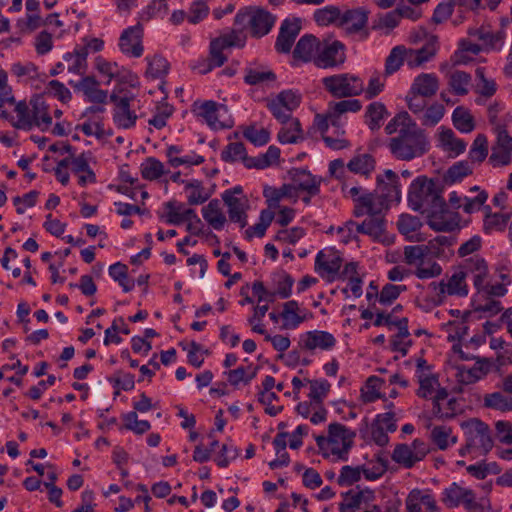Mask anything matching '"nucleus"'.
I'll list each match as a JSON object with an SVG mask.
<instances>
[{
    "label": "nucleus",
    "mask_w": 512,
    "mask_h": 512,
    "mask_svg": "<svg viewBox=\"0 0 512 512\" xmlns=\"http://www.w3.org/2000/svg\"><path fill=\"white\" fill-rule=\"evenodd\" d=\"M11 104L14 105L12 113L2 109L0 115L7 119L14 128L24 131L38 128L41 131H46L51 127L52 117L43 97H33L28 103L14 100V103Z\"/></svg>",
    "instance_id": "nucleus-1"
},
{
    "label": "nucleus",
    "mask_w": 512,
    "mask_h": 512,
    "mask_svg": "<svg viewBox=\"0 0 512 512\" xmlns=\"http://www.w3.org/2000/svg\"><path fill=\"white\" fill-rule=\"evenodd\" d=\"M442 191V186L438 180L430 179L426 176H418L409 186V207L414 211L422 213L441 210L446 207Z\"/></svg>",
    "instance_id": "nucleus-2"
},
{
    "label": "nucleus",
    "mask_w": 512,
    "mask_h": 512,
    "mask_svg": "<svg viewBox=\"0 0 512 512\" xmlns=\"http://www.w3.org/2000/svg\"><path fill=\"white\" fill-rule=\"evenodd\" d=\"M392 156L401 161H412L425 155L430 143L425 132L416 126L403 128L388 142Z\"/></svg>",
    "instance_id": "nucleus-3"
},
{
    "label": "nucleus",
    "mask_w": 512,
    "mask_h": 512,
    "mask_svg": "<svg viewBox=\"0 0 512 512\" xmlns=\"http://www.w3.org/2000/svg\"><path fill=\"white\" fill-rule=\"evenodd\" d=\"M341 190L345 197L354 201V215L356 217L382 215V212L389 207L376 191L368 192L361 186H350L347 182L342 183Z\"/></svg>",
    "instance_id": "nucleus-4"
},
{
    "label": "nucleus",
    "mask_w": 512,
    "mask_h": 512,
    "mask_svg": "<svg viewBox=\"0 0 512 512\" xmlns=\"http://www.w3.org/2000/svg\"><path fill=\"white\" fill-rule=\"evenodd\" d=\"M355 433L340 423H332L328 427V435L316 437V443L325 456L342 458L353 444Z\"/></svg>",
    "instance_id": "nucleus-5"
},
{
    "label": "nucleus",
    "mask_w": 512,
    "mask_h": 512,
    "mask_svg": "<svg viewBox=\"0 0 512 512\" xmlns=\"http://www.w3.org/2000/svg\"><path fill=\"white\" fill-rule=\"evenodd\" d=\"M276 18L268 11L257 7H244L240 9L234 19L238 28L248 29L255 38L268 34L275 24Z\"/></svg>",
    "instance_id": "nucleus-6"
},
{
    "label": "nucleus",
    "mask_w": 512,
    "mask_h": 512,
    "mask_svg": "<svg viewBox=\"0 0 512 512\" xmlns=\"http://www.w3.org/2000/svg\"><path fill=\"white\" fill-rule=\"evenodd\" d=\"M192 111L212 130L229 129L234 125L227 106L216 101H195L192 105Z\"/></svg>",
    "instance_id": "nucleus-7"
},
{
    "label": "nucleus",
    "mask_w": 512,
    "mask_h": 512,
    "mask_svg": "<svg viewBox=\"0 0 512 512\" xmlns=\"http://www.w3.org/2000/svg\"><path fill=\"white\" fill-rule=\"evenodd\" d=\"M465 279V273L458 271L453 273L446 280L443 279L439 282H431L428 286L431 291L429 304L431 306H439L444 303L447 296H467L468 286Z\"/></svg>",
    "instance_id": "nucleus-8"
},
{
    "label": "nucleus",
    "mask_w": 512,
    "mask_h": 512,
    "mask_svg": "<svg viewBox=\"0 0 512 512\" xmlns=\"http://www.w3.org/2000/svg\"><path fill=\"white\" fill-rule=\"evenodd\" d=\"M324 88L334 97H352L364 90L363 81L349 73L328 76L322 79Z\"/></svg>",
    "instance_id": "nucleus-9"
},
{
    "label": "nucleus",
    "mask_w": 512,
    "mask_h": 512,
    "mask_svg": "<svg viewBox=\"0 0 512 512\" xmlns=\"http://www.w3.org/2000/svg\"><path fill=\"white\" fill-rule=\"evenodd\" d=\"M442 500L448 508L462 505L469 512H482L484 509L472 489L460 486L455 482L444 489Z\"/></svg>",
    "instance_id": "nucleus-10"
},
{
    "label": "nucleus",
    "mask_w": 512,
    "mask_h": 512,
    "mask_svg": "<svg viewBox=\"0 0 512 512\" xmlns=\"http://www.w3.org/2000/svg\"><path fill=\"white\" fill-rule=\"evenodd\" d=\"M301 103V94L295 90H283L267 100V108L274 118L281 123L288 122L292 113Z\"/></svg>",
    "instance_id": "nucleus-11"
},
{
    "label": "nucleus",
    "mask_w": 512,
    "mask_h": 512,
    "mask_svg": "<svg viewBox=\"0 0 512 512\" xmlns=\"http://www.w3.org/2000/svg\"><path fill=\"white\" fill-rule=\"evenodd\" d=\"M467 437V449H478L482 453L489 452L493 447L490 429L483 421L472 418L462 424Z\"/></svg>",
    "instance_id": "nucleus-12"
},
{
    "label": "nucleus",
    "mask_w": 512,
    "mask_h": 512,
    "mask_svg": "<svg viewBox=\"0 0 512 512\" xmlns=\"http://www.w3.org/2000/svg\"><path fill=\"white\" fill-rule=\"evenodd\" d=\"M111 101L115 107L113 110V121L118 128L130 129L135 126L137 115L131 109V102L134 100V95L131 92L121 93V91L114 90L110 96Z\"/></svg>",
    "instance_id": "nucleus-13"
},
{
    "label": "nucleus",
    "mask_w": 512,
    "mask_h": 512,
    "mask_svg": "<svg viewBox=\"0 0 512 512\" xmlns=\"http://www.w3.org/2000/svg\"><path fill=\"white\" fill-rule=\"evenodd\" d=\"M222 200L228 208L229 219L241 228L247 225L248 199L241 186L237 185L222 193Z\"/></svg>",
    "instance_id": "nucleus-14"
},
{
    "label": "nucleus",
    "mask_w": 512,
    "mask_h": 512,
    "mask_svg": "<svg viewBox=\"0 0 512 512\" xmlns=\"http://www.w3.org/2000/svg\"><path fill=\"white\" fill-rule=\"evenodd\" d=\"M345 60L344 45L337 40L320 41L315 65L319 68H331L340 65Z\"/></svg>",
    "instance_id": "nucleus-15"
},
{
    "label": "nucleus",
    "mask_w": 512,
    "mask_h": 512,
    "mask_svg": "<svg viewBox=\"0 0 512 512\" xmlns=\"http://www.w3.org/2000/svg\"><path fill=\"white\" fill-rule=\"evenodd\" d=\"M143 26L137 23L134 26L124 29L119 37L118 47L120 51L130 57L139 58L143 55L144 47L142 44Z\"/></svg>",
    "instance_id": "nucleus-16"
},
{
    "label": "nucleus",
    "mask_w": 512,
    "mask_h": 512,
    "mask_svg": "<svg viewBox=\"0 0 512 512\" xmlns=\"http://www.w3.org/2000/svg\"><path fill=\"white\" fill-rule=\"evenodd\" d=\"M427 452V445L423 441L415 439L411 444L397 445L392 459L406 468H411L416 462L424 459Z\"/></svg>",
    "instance_id": "nucleus-17"
},
{
    "label": "nucleus",
    "mask_w": 512,
    "mask_h": 512,
    "mask_svg": "<svg viewBox=\"0 0 512 512\" xmlns=\"http://www.w3.org/2000/svg\"><path fill=\"white\" fill-rule=\"evenodd\" d=\"M382 199L390 206L401 200V189L399 176L392 170L387 169L383 174L377 176V187L375 189Z\"/></svg>",
    "instance_id": "nucleus-18"
},
{
    "label": "nucleus",
    "mask_w": 512,
    "mask_h": 512,
    "mask_svg": "<svg viewBox=\"0 0 512 512\" xmlns=\"http://www.w3.org/2000/svg\"><path fill=\"white\" fill-rule=\"evenodd\" d=\"M300 346L308 351H331L337 344L334 335L328 331L312 330L300 336Z\"/></svg>",
    "instance_id": "nucleus-19"
},
{
    "label": "nucleus",
    "mask_w": 512,
    "mask_h": 512,
    "mask_svg": "<svg viewBox=\"0 0 512 512\" xmlns=\"http://www.w3.org/2000/svg\"><path fill=\"white\" fill-rule=\"evenodd\" d=\"M439 50L438 37H428L427 41L419 48L407 49V66L417 68L431 61Z\"/></svg>",
    "instance_id": "nucleus-20"
},
{
    "label": "nucleus",
    "mask_w": 512,
    "mask_h": 512,
    "mask_svg": "<svg viewBox=\"0 0 512 512\" xmlns=\"http://www.w3.org/2000/svg\"><path fill=\"white\" fill-rule=\"evenodd\" d=\"M462 271L472 276L474 287L480 291L484 287V282L489 278V268L486 260L480 255H472L463 260Z\"/></svg>",
    "instance_id": "nucleus-21"
},
{
    "label": "nucleus",
    "mask_w": 512,
    "mask_h": 512,
    "mask_svg": "<svg viewBox=\"0 0 512 512\" xmlns=\"http://www.w3.org/2000/svg\"><path fill=\"white\" fill-rule=\"evenodd\" d=\"M341 258L332 250H321L315 258V271L329 281L335 279L341 267Z\"/></svg>",
    "instance_id": "nucleus-22"
},
{
    "label": "nucleus",
    "mask_w": 512,
    "mask_h": 512,
    "mask_svg": "<svg viewBox=\"0 0 512 512\" xmlns=\"http://www.w3.org/2000/svg\"><path fill=\"white\" fill-rule=\"evenodd\" d=\"M301 30V20L299 18L285 19L275 43V49L280 53H289Z\"/></svg>",
    "instance_id": "nucleus-23"
},
{
    "label": "nucleus",
    "mask_w": 512,
    "mask_h": 512,
    "mask_svg": "<svg viewBox=\"0 0 512 512\" xmlns=\"http://www.w3.org/2000/svg\"><path fill=\"white\" fill-rule=\"evenodd\" d=\"M408 512H436L438 510L435 497L429 490L413 489L406 498Z\"/></svg>",
    "instance_id": "nucleus-24"
},
{
    "label": "nucleus",
    "mask_w": 512,
    "mask_h": 512,
    "mask_svg": "<svg viewBox=\"0 0 512 512\" xmlns=\"http://www.w3.org/2000/svg\"><path fill=\"white\" fill-rule=\"evenodd\" d=\"M165 213L161 219L169 225H181L186 220L196 219L199 222V217L196 211L192 208H187L185 204L176 201H169L164 204Z\"/></svg>",
    "instance_id": "nucleus-25"
},
{
    "label": "nucleus",
    "mask_w": 512,
    "mask_h": 512,
    "mask_svg": "<svg viewBox=\"0 0 512 512\" xmlns=\"http://www.w3.org/2000/svg\"><path fill=\"white\" fill-rule=\"evenodd\" d=\"M461 405L455 397H450L447 390L439 389L434 396L432 412L439 418H452L461 411Z\"/></svg>",
    "instance_id": "nucleus-26"
},
{
    "label": "nucleus",
    "mask_w": 512,
    "mask_h": 512,
    "mask_svg": "<svg viewBox=\"0 0 512 512\" xmlns=\"http://www.w3.org/2000/svg\"><path fill=\"white\" fill-rule=\"evenodd\" d=\"M368 22V12L362 7L342 10L339 27L349 34L362 31Z\"/></svg>",
    "instance_id": "nucleus-27"
},
{
    "label": "nucleus",
    "mask_w": 512,
    "mask_h": 512,
    "mask_svg": "<svg viewBox=\"0 0 512 512\" xmlns=\"http://www.w3.org/2000/svg\"><path fill=\"white\" fill-rule=\"evenodd\" d=\"M69 85L80 91L89 102L103 104L106 102L108 94L99 88V83L94 77L83 76L79 81L70 80Z\"/></svg>",
    "instance_id": "nucleus-28"
},
{
    "label": "nucleus",
    "mask_w": 512,
    "mask_h": 512,
    "mask_svg": "<svg viewBox=\"0 0 512 512\" xmlns=\"http://www.w3.org/2000/svg\"><path fill=\"white\" fill-rule=\"evenodd\" d=\"M18 82L27 83L38 87L39 83L45 79V74L39 72L38 67L32 62H16L11 65L10 69Z\"/></svg>",
    "instance_id": "nucleus-29"
},
{
    "label": "nucleus",
    "mask_w": 512,
    "mask_h": 512,
    "mask_svg": "<svg viewBox=\"0 0 512 512\" xmlns=\"http://www.w3.org/2000/svg\"><path fill=\"white\" fill-rule=\"evenodd\" d=\"M92 156L89 153H81L74 157L72 173L78 177V184L85 187L97 182L96 174L90 167Z\"/></svg>",
    "instance_id": "nucleus-30"
},
{
    "label": "nucleus",
    "mask_w": 512,
    "mask_h": 512,
    "mask_svg": "<svg viewBox=\"0 0 512 512\" xmlns=\"http://www.w3.org/2000/svg\"><path fill=\"white\" fill-rule=\"evenodd\" d=\"M184 185V193L189 205H201L204 204L212 196L214 191L209 187H206L201 180L188 179L182 181Z\"/></svg>",
    "instance_id": "nucleus-31"
},
{
    "label": "nucleus",
    "mask_w": 512,
    "mask_h": 512,
    "mask_svg": "<svg viewBox=\"0 0 512 512\" xmlns=\"http://www.w3.org/2000/svg\"><path fill=\"white\" fill-rule=\"evenodd\" d=\"M361 234L368 235L376 242L389 243L386 232V221L383 215H370L360 223Z\"/></svg>",
    "instance_id": "nucleus-32"
},
{
    "label": "nucleus",
    "mask_w": 512,
    "mask_h": 512,
    "mask_svg": "<svg viewBox=\"0 0 512 512\" xmlns=\"http://www.w3.org/2000/svg\"><path fill=\"white\" fill-rule=\"evenodd\" d=\"M307 310L301 309L299 303L290 300L284 303L280 317L283 320V329H296L307 318Z\"/></svg>",
    "instance_id": "nucleus-33"
},
{
    "label": "nucleus",
    "mask_w": 512,
    "mask_h": 512,
    "mask_svg": "<svg viewBox=\"0 0 512 512\" xmlns=\"http://www.w3.org/2000/svg\"><path fill=\"white\" fill-rule=\"evenodd\" d=\"M319 44L320 40L311 34L302 36L294 48V58L303 62H315V57L318 54Z\"/></svg>",
    "instance_id": "nucleus-34"
},
{
    "label": "nucleus",
    "mask_w": 512,
    "mask_h": 512,
    "mask_svg": "<svg viewBox=\"0 0 512 512\" xmlns=\"http://www.w3.org/2000/svg\"><path fill=\"white\" fill-rule=\"evenodd\" d=\"M426 213H428V225L434 231L451 232L459 228L458 219L446 213L445 208Z\"/></svg>",
    "instance_id": "nucleus-35"
},
{
    "label": "nucleus",
    "mask_w": 512,
    "mask_h": 512,
    "mask_svg": "<svg viewBox=\"0 0 512 512\" xmlns=\"http://www.w3.org/2000/svg\"><path fill=\"white\" fill-rule=\"evenodd\" d=\"M492 363L486 358H478L470 368H459L460 381L465 384L475 383L484 378L491 370Z\"/></svg>",
    "instance_id": "nucleus-36"
},
{
    "label": "nucleus",
    "mask_w": 512,
    "mask_h": 512,
    "mask_svg": "<svg viewBox=\"0 0 512 512\" xmlns=\"http://www.w3.org/2000/svg\"><path fill=\"white\" fill-rule=\"evenodd\" d=\"M86 48H80L77 45L71 52L63 55L66 69L69 73L84 76L88 69Z\"/></svg>",
    "instance_id": "nucleus-37"
},
{
    "label": "nucleus",
    "mask_w": 512,
    "mask_h": 512,
    "mask_svg": "<svg viewBox=\"0 0 512 512\" xmlns=\"http://www.w3.org/2000/svg\"><path fill=\"white\" fill-rule=\"evenodd\" d=\"M439 88V81L433 73H422L418 75L411 86V92L422 97L433 96Z\"/></svg>",
    "instance_id": "nucleus-38"
},
{
    "label": "nucleus",
    "mask_w": 512,
    "mask_h": 512,
    "mask_svg": "<svg viewBox=\"0 0 512 512\" xmlns=\"http://www.w3.org/2000/svg\"><path fill=\"white\" fill-rule=\"evenodd\" d=\"M204 220L215 230H221L226 223V216L221 208L219 200L213 199L202 208Z\"/></svg>",
    "instance_id": "nucleus-39"
},
{
    "label": "nucleus",
    "mask_w": 512,
    "mask_h": 512,
    "mask_svg": "<svg viewBox=\"0 0 512 512\" xmlns=\"http://www.w3.org/2000/svg\"><path fill=\"white\" fill-rule=\"evenodd\" d=\"M292 183L299 191H305L309 196H314L319 193V181L305 169H296L294 171Z\"/></svg>",
    "instance_id": "nucleus-40"
},
{
    "label": "nucleus",
    "mask_w": 512,
    "mask_h": 512,
    "mask_svg": "<svg viewBox=\"0 0 512 512\" xmlns=\"http://www.w3.org/2000/svg\"><path fill=\"white\" fill-rule=\"evenodd\" d=\"M419 388L416 394L420 398L432 399L440 388L438 378L433 373H422L421 371L416 376Z\"/></svg>",
    "instance_id": "nucleus-41"
},
{
    "label": "nucleus",
    "mask_w": 512,
    "mask_h": 512,
    "mask_svg": "<svg viewBox=\"0 0 512 512\" xmlns=\"http://www.w3.org/2000/svg\"><path fill=\"white\" fill-rule=\"evenodd\" d=\"M439 142L441 148L453 156H458L466 149V143L462 139L457 138L451 129H440Z\"/></svg>",
    "instance_id": "nucleus-42"
},
{
    "label": "nucleus",
    "mask_w": 512,
    "mask_h": 512,
    "mask_svg": "<svg viewBox=\"0 0 512 512\" xmlns=\"http://www.w3.org/2000/svg\"><path fill=\"white\" fill-rule=\"evenodd\" d=\"M430 437L433 444L440 450H446L458 441L457 436L453 434L452 428L446 425L433 427Z\"/></svg>",
    "instance_id": "nucleus-43"
},
{
    "label": "nucleus",
    "mask_w": 512,
    "mask_h": 512,
    "mask_svg": "<svg viewBox=\"0 0 512 512\" xmlns=\"http://www.w3.org/2000/svg\"><path fill=\"white\" fill-rule=\"evenodd\" d=\"M421 226L422 222L420 218L410 214H401L397 221L399 232L409 240H419L417 232Z\"/></svg>",
    "instance_id": "nucleus-44"
},
{
    "label": "nucleus",
    "mask_w": 512,
    "mask_h": 512,
    "mask_svg": "<svg viewBox=\"0 0 512 512\" xmlns=\"http://www.w3.org/2000/svg\"><path fill=\"white\" fill-rule=\"evenodd\" d=\"M147 68L145 75L151 79H160L169 71L168 61L159 54L148 55L145 57Z\"/></svg>",
    "instance_id": "nucleus-45"
},
{
    "label": "nucleus",
    "mask_w": 512,
    "mask_h": 512,
    "mask_svg": "<svg viewBox=\"0 0 512 512\" xmlns=\"http://www.w3.org/2000/svg\"><path fill=\"white\" fill-rule=\"evenodd\" d=\"M383 380L377 376H370L365 384L361 387V400L363 403H372L378 399L384 398L381 393Z\"/></svg>",
    "instance_id": "nucleus-46"
},
{
    "label": "nucleus",
    "mask_w": 512,
    "mask_h": 512,
    "mask_svg": "<svg viewBox=\"0 0 512 512\" xmlns=\"http://www.w3.org/2000/svg\"><path fill=\"white\" fill-rule=\"evenodd\" d=\"M95 66L100 75L106 79L104 83L107 85H109L113 80L121 79L123 76V68L116 62H110L102 57H97Z\"/></svg>",
    "instance_id": "nucleus-47"
},
{
    "label": "nucleus",
    "mask_w": 512,
    "mask_h": 512,
    "mask_svg": "<svg viewBox=\"0 0 512 512\" xmlns=\"http://www.w3.org/2000/svg\"><path fill=\"white\" fill-rule=\"evenodd\" d=\"M342 10L334 5H327L315 10L313 18L319 26L336 25L339 27Z\"/></svg>",
    "instance_id": "nucleus-48"
},
{
    "label": "nucleus",
    "mask_w": 512,
    "mask_h": 512,
    "mask_svg": "<svg viewBox=\"0 0 512 512\" xmlns=\"http://www.w3.org/2000/svg\"><path fill=\"white\" fill-rule=\"evenodd\" d=\"M375 159L369 154H359L348 162V170L351 173L369 176L375 169Z\"/></svg>",
    "instance_id": "nucleus-49"
},
{
    "label": "nucleus",
    "mask_w": 512,
    "mask_h": 512,
    "mask_svg": "<svg viewBox=\"0 0 512 512\" xmlns=\"http://www.w3.org/2000/svg\"><path fill=\"white\" fill-rule=\"evenodd\" d=\"M371 495V492L353 490L342 494L343 500L339 504L340 512H355L359 510L366 497Z\"/></svg>",
    "instance_id": "nucleus-50"
},
{
    "label": "nucleus",
    "mask_w": 512,
    "mask_h": 512,
    "mask_svg": "<svg viewBox=\"0 0 512 512\" xmlns=\"http://www.w3.org/2000/svg\"><path fill=\"white\" fill-rule=\"evenodd\" d=\"M221 158L225 162L241 161L247 168V160H253V157L247 155L246 148L241 142L229 143L221 153Z\"/></svg>",
    "instance_id": "nucleus-51"
},
{
    "label": "nucleus",
    "mask_w": 512,
    "mask_h": 512,
    "mask_svg": "<svg viewBox=\"0 0 512 512\" xmlns=\"http://www.w3.org/2000/svg\"><path fill=\"white\" fill-rule=\"evenodd\" d=\"M280 158V149L274 145L268 147L264 154L253 157V160H247V168L265 169L278 162Z\"/></svg>",
    "instance_id": "nucleus-52"
},
{
    "label": "nucleus",
    "mask_w": 512,
    "mask_h": 512,
    "mask_svg": "<svg viewBox=\"0 0 512 512\" xmlns=\"http://www.w3.org/2000/svg\"><path fill=\"white\" fill-rule=\"evenodd\" d=\"M452 121L457 130L462 133H470L474 130V119L468 109L458 106L452 113Z\"/></svg>",
    "instance_id": "nucleus-53"
},
{
    "label": "nucleus",
    "mask_w": 512,
    "mask_h": 512,
    "mask_svg": "<svg viewBox=\"0 0 512 512\" xmlns=\"http://www.w3.org/2000/svg\"><path fill=\"white\" fill-rule=\"evenodd\" d=\"M483 403L486 408L501 412L512 411V396H505L500 392L486 394Z\"/></svg>",
    "instance_id": "nucleus-54"
},
{
    "label": "nucleus",
    "mask_w": 512,
    "mask_h": 512,
    "mask_svg": "<svg viewBox=\"0 0 512 512\" xmlns=\"http://www.w3.org/2000/svg\"><path fill=\"white\" fill-rule=\"evenodd\" d=\"M228 382L232 386H238L239 384H248L257 374V368L252 367H238L236 369L224 372Z\"/></svg>",
    "instance_id": "nucleus-55"
},
{
    "label": "nucleus",
    "mask_w": 512,
    "mask_h": 512,
    "mask_svg": "<svg viewBox=\"0 0 512 512\" xmlns=\"http://www.w3.org/2000/svg\"><path fill=\"white\" fill-rule=\"evenodd\" d=\"M471 85L470 74L464 71H454L449 78V86L452 92L458 96H464L468 93Z\"/></svg>",
    "instance_id": "nucleus-56"
},
{
    "label": "nucleus",
    "mask_w": 512,
    "mask_h": 512,
    "mask_svg": "<svg viewBox=\"0 0 512 512\" xmlns=\"http://www.w3.org/2000/svg\"><path fill=\"white\" fill-rule=\"evenodd\" d=\"M387 115V110L384 104L380 102H373L368 105L366 110L367 124L371 130L380 128L382 121Z\"/></svg>",
    "instance_id": "nucleus-57"
},
{
    "label": "nucleus",
    "mask_w": 512,
    "mask_h": 512,
    "mask_svg": "<svg viewBox=\"0 0 512 512\" xmlns=\"http://www.w3.org/2000/svg\"><path fill=\"white\" fill-rule=\"evenodd\" d=\"M274 217L275 212L271 210H262L260 212L259 222L246 230L247 238L251 239L253 237H263L267 228L272 223Z\"/></svg>",
    "instance_id": "nucleus-58"
},
{
    "label": "nucleus",
    "mask_w": 512,
    "mask_h": 512,
    "mask_svg": "<svg viewBox=\"0 0 512 512\" xmlns=\"http://www.w3.org/2000/svg\"><path fill=\"white\" fill-rule=\"evenodd\" d=\"M124 428L142 435L151 429V424L147 420H139L135 411H130L122 415Z\"/></svg>",
    "instance_id": "nucleus-59"
},
{
    "label": "nucleus",
    "mask_w": 512,
    "mask_h": 512,
    "mask_svg": "<svg viewBox=\"0 0 512 512\" xmlns=\"http://www.w3.org/2000/svg\"><path fill=\"white\" fill-rule=\"evenodd\" d=\"M412 273L421 280L432 279L441 275L442 267L438 263L424 258L415 266Z\"/></svg>",
    "instance_id": "nucleus-60"
},
{
    "label": "nucleus",
    "mask_w": 512,
    "mask_h": 512,
    "mask_svg": "<svg viewBox=\"0 0 512 512\" xmlns=\"http://www.w3.org/2000/svg\"><path fill=\"white\" fill-rule=\"evenodd\" d=\"M406 54V48L403 46H396L391 50L385 64V72L387 75L396 72L404 62L407 64Z\"/></svg>",
    "instance_id": "nucleus-61"
},
{
    "label": "nucleus",
    "mask_w": 512,
    "mask_h": 512,
    "mask_svg": "<svg viewBox=\"0 0 512 512\" xmlns=\"http://www.w3.org/2000/svg\"><path fill=\"white\" fill-rule=\"evenodd\" d=\"M141 174L146 180L159 179L164 173V165L154 157L147 158L140 166Z\"/></svg>",
    "instance_id": "nucleus-62"
},
{
    "label": "nucleus",
    "mask_w": 512,
    "mask_h": 512,
    "mask_svg": "<svg viewBox=\"0 0 512 512\" xmlns=\"http://www.w3.org/2000/svg\"><path fill=\"white\" fill-rule=\"evenodd\" d=\"M404 261L409 266H416L429 255V247L425 245H409L404 247Z\"/></svg>",
    "instance_id": "nucleus-63"
},
{
    "label": "nucleus",
    "mask_w": 512,
    "mask_h": 512,
    "mask_svg": "<svg viewBox=\"0 0 512 512\" xmlns=\"http://www.w3.org/2000/svg\"><path fill=\"white\" fill-rule=\"evenodd\" d=\"M210 9L207 3L203 0H194L187 11V21L190 24L196 25L202 22L209 15Z\"/></svg>",
    "instance_id": "nucleus-64"
}]
</instances>
